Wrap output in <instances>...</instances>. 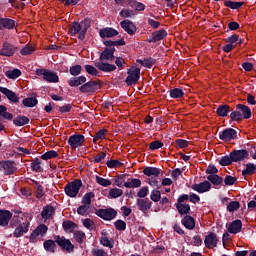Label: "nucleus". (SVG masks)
I'll use <instances>...</instances> for the list:
<instances>
[{"mask_svg": "<svg viewBox=\"0 0 256 256\" xmlns=\"http://www.w3.org/2000/svg\"><path fill=\"white\" fill-rule=\"evenodd\" d=\"M207 180L210 181L212 185H221V183H223V177L217 174L208 175Z\"/></svg>", "mask_w": 256, "mask_h": 256, "instance_id": "39", "label": "nucleus"}, {"mask_svg": "<svg viewBox=\"0 0 256 256\" xmlns=\"http://www.w3.org/2000/svg\"><path fill=\"white\" fill-rule=\"evenodd\" d=\"M36 75L43 77L44 81H47L48 83H59V76L57 73H54L47 69H37Z\"/></svg>", "mask_w": 256, "mask_h": 256, "instance_id": "7", "label": "nucleus"}, {"mask_svg": "<svg viewBox=\"0 0 256 256\" xmlns=\"http://www.w3.org/2000/svg\"><path fill=\"white\" fill-rule=\"evenodd\" d=\"M147 195H149V187H147V186L142 187L137 192V197H139V199H145V197H147Z\"/></svg>", "mask_w": 256, "mask_h": 256, "instance_id": "58", "label": "nucleus"}, {"mask_svg": "<svg viewBox=\"0 0 256 256\" xmlns=\"http://www.w3.org/2000/svg\"><path fill=\"white\" fill-rule=\"evenodd\" d=\"M150 199L154 203H159L161 201V191L159 190H152L150 194Z\"/></svg>", "mask_w": 256, "mask_h": 256, "instance_id": "53", "label": "nucleus"}, {"mask_svg": "<svg viewBox=\"0 0 256 256\" xmlns=\"http://www.w3.org/2000/svg\"><path fill=\"white\" fill-rule=\"evenodd\" d=\"M13 123L16 127H23V125H28L29 118L27 116H18L14 118Z\"/></svg>", "mask_w": 256, "mask_h": 256, "instance_id": "37", "label": "nucleus"}, {"mask_svg": "<svg viewBox=\"0 0 256 256\" xmlns=\"http://www.w3.org/2000/svg\"><path fill=\"white\" fill-rule=\"evenodd\" d=\"M104 45L106 48L100 54L99 61L95 62L94 65L99 71H103L104 73H111V71H115V69H117V66L105 63V61H113L115 59V47H121L125 45V40L123 38L116 41L107 40L104 41Z\"/></svg>", "mask_w": 256, "mask_h": 256, "instance_id": "1", "label": "nucleus"}, {"mask_svg": "<svg viewBox=\"0 0 256 256\" xmlns=\"http://www.w3.org/2000/svg\"><path fill=\"white\" fill-rule=\"evenodd\" d=\"M256 173V165L253 163L246 164V169L242 171L243 177H247V175H255Z\"/></svg>", "mask_w": 256, "mask_h": 256, "instance_id": "36", "label": "nucleus"}, {"mask_svg": "<svg viewBox=\"0 0 256 256\" xmlns=\"http://www.w3.org/2000/svg\"><path fill=\"white\" fill-rule=\"evenodd\" d=\"M120 27L128 33V35H135L137 33V26L131 20H124L120 22Z\"/></svg>", "mask_w": 256, "mask_h": 256, "instance_id": "18", "label": "nucleus"}, {"mask_svg": "<svg viewBox=\"0 0 256 256\" xmlns=\"http://www.w3.org/2000/svg\"><path fill=\"white\" fill-rule=\"evenodd\" d=\"M182 225H184V227L189 230L195 229V218H193V216L186 215L182 219Z\"/></svg>", "mask_w": 256, "mask_h": 256, "instance_id": "30", "label": "nucleus"}, {"mask_svg": "<svg viewBox=\"0 0 256 256\" xmlns=\"http://www.w3.org/2000/svg\"><path fill=\"white\" fill-rule=\"evenodd\" d=\"M153 206V202L149 200V198H139L137 199V207L139 211H142V213H147Z\"/></svg>", "mask_w": 256, "mask_h": 256, "instance_id": "15", "label": "nucleus"}, {"mask_svg": "<svg viewBox=\"0 0 256 256\" xmlns=\"http://www.w3.org/2000/svg\"><path fill=\"white\" fill-rule=\"evenodd\" d=\"M219 163L222 167H227V165H231V163H233V157H231V154L229 156H224L220 159Z\"/></svg>", "mask_w": 256, "mask_h": 256, "instance_id": "57", "label": "nucleus"}, {"mask_svg": "<svg viewBox=\"0 0 256 256\" xmlns=\"http://www.w3.org/2000/svg\"><path fill=\"white\" fill-rule=\"evenodd\" d=\"M163 147V142L156 140L149 144L150 151H157V149H161Z\"/></svg>", "mask_w": 256, "mask_h": 256, "instance_id": "59", "label": "nucleus"}, {"mask_svg": "<svg viewBox=\"0 0 256 256\" xmlns=\"http://www.w3.org/2000/svg\"><path fill=\"white\" fill-rule=\"evenodd\" d=\"M192 189H193L194 191H197V193H207V191H210V190H211V182L205 180V181L202 182V183L194 184V185L192 186Z\"/></svg>", "mask_w": 256, "mask_h": 256, "instance_id": "20", "label": "nucleus"}, {"mask_svg": "<svg viewBox=\"0 0 256 256\" xmlns=\"http://www.w3.org/2000/svg\"><path fill=\"white\" fill-rule=\"evenodd\" d=\"M11 217H13V213L9 210H0V226L7 227L11 221Z\"/></svg>", "mask_w": 256, "mask_h": 256, "instance_id": "19", "label": "nucleus"}, {"mask_svg": "<svg viewBox=\"0 0 256 256\" xmlns=\"http://www.w3.org/2000/svg\"><path fill=\"white\" fill-rule=\"evenodd\" d=\"M95 213L97 217H100L104 221H113L117 217V212L113 208L98 209Z\"/></svg>", "mask_w": 256, "mask_h": 256, "instance_id": "9", "label": "nucleus"}, {"mask_svg": "<svg viewBox=\"0 0 256 256\" xmlns=\"http://www.w3.org/2000/svg\"><path fill=\"white\" fill-rule=\"evenodd\" d=\"M233 163H238V161H243V159H247L249 157V151L247 150H234L230 152Z\"/></svg>", "mask_w": 256, "mask_h": 256, "instance_id": "14", "label": "nucleus"}, {"mask_svg": "<svg viewBox=\"0 0 256 256\" xmlns=\"http://www.w3.org/2000/svg\"><path fill=\"white\" fill-rule=\"evenodd\" d=\"M35 51V47L31 46V45H26L21 51L20 53L24 56L26 55H31V53H34Z\"/></svg>", "mask_w": 256, "mask_h": 256, "instance_id": "62", "label": "nucleus"}, {"mask_svg": "<svg viewBox=\"0 0 256 256\" xmlns=\"http://www.w3.org/2000/svg\"><path fill=\"white\" fill-rule=\"evenodd\" d=\"M81 71H83V67H81L79 64L74 65L69 69V73L72 75V77H78V75H81Z\"/></svg>", "mask_w": 256, "mask_h": 256, "instance_id": "49", "label": "nucleus"}, {"mask_svg": "<svg viewBox=\"0 0 256 256\" xmlns=\"http://www.w3.org/2000/svg\"><path fill=\"white\" fill-rule=\"evenodd\" d=\"M5 75L8 79H17L21 77V70L19 69L8 70L5 72Z\"/></svg>", "mask_w": 256, "mask_h": 256, "instance_id": "46", "label": "nucleus"}, {"mask_svg": "<svg viewBox=\"0 0 256 256\" xmlns=\"http://www.w3.org/2000/svg\"><path fill=\"white\" fill-rule=\"evenodd\" d=\"M123 195V190L119 188H112L109 190V199H117Z\"/></svg>", "mask_w": 256, "mask_h": 256, "instance_id": "42", "label": "nucleus"}, {"mask_svg": "<svg viewBox=\"0 0 256 256\" xmlns=\"http://www.w3.org/2000/svg\"><path fill=\"white\" fill-rule=\"evenodd\" d=\"M106 135H107L106 129L99 130L93 138V143H97L100 139H105Z\"/></svg>", "mask_w": 256, "mask_h": 256, "instance_id": "56", "label": "nucleus"}, {"mask_svg": "<svg viewBox=\"0 0 256 256\" xmlns=\"http://www.w3.org/2000/svg\"><path fill=\"white\" fill-rule=\"evenodd\" d=\"M91 27V20L90 19H84L81 22H72L68 33L72 37H75V35H78V39L80 41H83L85 39V35H87V30Z\"/></svg>", "mask_w": 256, "mask_h": 256, "instance_id": "2", "label": "nucleus"}, {"mask_svg": "<svg viewBox=\"0 0 256 256\" xmlns=\"http://www.w3.org/2000/svg\"><path fill=\"white\" fill-rule=\"evenodd\" d=\"M107 167L109 169H117L118 167H123V163L119 160H110L106 162Z\"/></svg>", "mask_w": 256, "mask_h": 256, "instance_id": "55", "label": "nucleus"}, {"mask_svg": "<svg viewBox=\"0 0 256 256\" xmlns=\"http://www.w3.org/2000/svg\"><path fill=\"white\" fill-rule=\"evenodd\" d=\"M44 249L48 253H55V249H57V244L53 240H46L44 242Z\"/></svg>", "mask_w": 256, "mask_h": 256, "instance_id": "38", "label": "nucleus"}, {"mask_svg": "<svg viewBox=\"0 0 256 256\" xmlns=\"http://www.w3.org/2000/svg\"><path fill=\"white\" fill-rule=\"evenodd\" d=\"M241 207V203L239 201H231L227 206V211L233 213V211H237Z\"/></svg>", "mask_w": 256, "mask_h": 256, "instance_id": "54", "label": "nucleus"}, {"mask_svg": "<svg viewBox=\"0 0 256 256\" xmlns=\"http://www.w3.org/2000/svg\"><path fill=\"white\" fill-rule=\"evenodd\" d=\"M43 162L39 158H34L30 164L31 171L34 173H43V166H41Z\"/></svg>", "mask_w": 256, "mask_h": 256, "instance_id": "29", "label": "nucleus"}, {"mask_svg": "<svg viewBox=\"0 0 256 256\" xmlns=\"http://www.w3.org/2000/svg\"><path fill=\"white\" fill-rule=\"evenodd\" d=\"M55 215V208L51 205H46L43 207L41 212L42 219H51Z\"/></svg>", "mask_w": 256, "mask_h": 256, "instance_id": "27", "label": "nucleus"}, {"mask_svg": "<svg viewBox=\"0 0 256 256\" xmlns=\"http://www.w3.org/2000/svg\"><path fill=\"white\" fill-rule=\"evenodd\" d=\"M74 239L77 243H79L81 245L85 242V240L87 239V236L85 235V232H83V231H76V232H74Z\"/></svg>", "mask_w": 256, "mask_h": 256, "instance_id": "47", "label": "nucleus"}, {"mask_svg": "<svg viewBox=\"0 0 256 256\" xmlns=\"http://www.w3.org/2000/svg\"><path fill=\"white\" fill-rule=\"evenodd\" d=\"M127 77L125 80L126 85L131 87V85H137L139 83V79H141V68L137 66H131L127 70Z\"/></svg>", "mask_w": 256, "mask_h": 256, "instance_id": "3", "label": "nucleus"}, {"mask_svg": "<svg viewBox=\"0 0 256 256\" xmlns=\"http://www.w3.org/2000/svg\"><path fill=\"white\" fill-rule=\"evenodd\" d=\"M95 181L98 185H100L101 187H111L112 182L109 179H105L101 176H96L95 177Z\"/></svg>", "mask_w": 256, "mask_h": 256, "instance_id": "44", "label": "nucleus"}, {"mask_svg": "<svg viewBox=\"0 0 256 256\" xmlns=\"http://www.w3.org/2000/svg\"><path fill=\"white\" fill-rule=\"evenodd\" d=\"M165 37H167V31L166 30H158L155 31L152 34L151 39H148V43H157L158 41H161L163 39H165Z\"/></svg>", "mask_w": 256, "mask_h": 256, "instance_id": "24", "label": "nucleus"}, {"mask_svg": "<svg viewBox=\"0 0 256 256\" xmlns=\"http://www.w3.org/2000/svg\"><path fill=\"white\" fill-rule=\"evenodd\" d=\"M99 35L102 39H109L111 37H117V35H119V31L115 30L114 28L107 27L100 29Z\"/></svg>", "mask_w": 256, "mask_h": 256, "instance_id": "21", "label": "nucleus"}, {"mask_svg": "<svg viewBox=\"0 0 256 256\" xmlns=\"http://www.w3.org/2000/svg\"><path fill=\"white\" fill-rule=\"evenodd\" d=\"M124 187L127 189H137L141 187V180L137 178L129 179L127 182L124 183Z\"/></svg>", "mask_w": 256, "mask_h": 256, "instance_id": "33", "label": "nucleus"}, {"mask_svg": "<svg viewBox=\"0 0 256 256\" xmlns=\"http://www.w3.org/2000/svg\"><path fill=\"white\" fill-rule=\"evenodd\" d=\"M143 173L146 177H159L161 175V169L157 167H145Z\"/></svg>", "mask_w": 256, "mask_h": 256, "instance_id": "28", "label": "nucleus"}, {"mask_svg": "<svg viewBox=\"0 0 256 256\" xmlns=\"http://www.w3.org/2000/svg\"><path fill=\"white\" fill-rule=\"evenodd\" d=\"M241 229H243V222L241 220H234L228 226V233L237 235V233H241Z\"/></svg>", "mask_w": 256, "mask_h": 256, "instance_id": "22", "label": "nucleus"}, {"mask_svg": "<svg viewBox=\"0 0 256 256\" xmlns=\"http://www.w3.org/2000/svg\"><path fill=\"white\" fill-rule=\"evenodd\" d=\"M217 243H219L217 234L210 232L208 235H206L204 239V245L206 249H215V247H217Z\"/></svg>", "mask_w": 256, "mask_h": 256, "instance_id": "13", "label": "nucleus"}, {"mask_svg": "<svg viewBox=\"0 0 256 256\" xmlns=\"http://www.w3.org/2000/svg\"><path fill=\"white\" fill-rule=\"evenodd\" d=\"M128 5L131 9H135V11H145V4L136 0H128Z\"/></svg>", "mask_w": 256, "mask_h": 256, "instance_id": "35", "label": "nucleus"}, {"mask_svg": "<svg viewBox=\"0 0 256 256\" xmlns=\"http://www.w3.org/2000/svg\"><path fill=\"white\" fill-rule=\"evenodd\" d=\"M114 227H116L117 231H125L127 229V223L123 220H117L114 223Z\"/></svg>", "mask_w": 256, "mask_h": 256, "instance_id": "60", "label": "nucleus"}, {"mask_svg": "<svg viewBox=\"0 0 256 256\" xmlns=\"http://www.w3.org/2000/svg\"><path fill=\"white\" fill-rule=\"evenodd\" d=\"M92 255L93 256H109V254H107V252L103 249H93Z\"/></svg>", "mask_w": 256, "mask_h": 256, "instance_id": "64", "label": "nucleus"}, {"mask_svg": "<svg viewBox=\"0 0 256 256\" xmlns=\"http://www.w3.org/2000/svg\"><path fill=\"white\" fill-rule=\"evenodd\" d=\"M185 95V92H183V89L181 88H174L170 90V97L172 99H181Z\"/></svg>", "mask_w": 256, "mask_h": 256, "instance_id": "45", "label": "nucleus"}, {"mask_svg": "<svg viewBox=\"0 0 256 256\" xmlns=\"http://www.w3.org/2000/svg\"><path fill=\"white\" fill-rule=\"evenodd\" d=\"M83 143H85V136L79 133L73 134L68 138V145H70L71 149L83 147Z\"/></svg>", "mask_w": 256, "mask_h": 256, "instance_id": "10", "label": "nucleus"}, {"mask_svg": "<svg viewBox=\"0 0 256 256\" xmlns=\"http://www.w3.org/2000/svg\"><path fill=\"white\" fill-rule=\"evenodd\" d=\"M24 107H35V105H37L38 101H37V98L36 97H28V98H25L23 101H22Z\"/></svg>", "mask_w": 256, "mask_h": 256, "instance_id": "50", "label": "nucleus"}, {"mask_svg": "<svg viewBox=\"0 0 256 256\" xmlns=\"http://www.w3.org/2000/svg\"><path fill=\"white\" fill-rule=\"evenodd\" d=\"M219 139H221V141H225V143L233 141L234 139H237V130L227 128L219 133Z\"/></svg>", "mask_w": 256, "mask_h": 256, "instance_id": "11", "label": "nucleus"}, {"mask_svg": "<svg viewBox=\"0 0 256 256\" xmlns=\"http://www.w3.org/2000/svg\"><path fill=\"white\" fill-rule=\"evenodd\" d=\"M0 117H3L7 121H13V114L7 112V107L4 105H0Z\"/></svg>", "mask_w": 256, "mask_h": 256, "instance_id": "40", "label": "nucleus"}, {"mask_svg": "<svg viewBox=\"0 0 256 256\" xmlns=\"http://www.w3.org/2000/svg\"><path fill=\"white\" fill-rule=\"evenodd\" d=\"M231 121H243V116L241 115V112L239 110L233 111L230 114Z\"/></svg>", "mask_w": 256, "mask_h": 256, "instance_id": "61", "label": "nucleus"}, {"mask_svg": "<svg viewBox=\"0 0 256 256\" xmlns=\"http://www.w3.org/2000/svg\"><path fill=\"white\" fill-rule=\"evenodd\" d=\"M229 111H231V107L227 104H223L218 106L216 113L218 117H227V115H229Z\"/></svg>", "mask_w": 256, "mask_h": 256, "instance_id": "34", "label": "nucleus"}, {"mask_svg": "<svg viewBox=\"0 0 256 256\" xmlns=\"http://www.w3.org/2000/svg\"><path fill=\"white\" fill-rule=\"evenodd\" d=\"M18 25L19 24L13 19L2 18V20H0V31H3V29H17Z\"/></svg>", "mask_w": 256, "mask_h": 256, "instance_id": "17", "label": "nucleus"}, {"mask_svg": "<svg viewBox=\"0 0 256 256\" xmlns=\"http://www.w3.org/2000/svg\"><path fill=\"white\" fill-rule=\"evenodd\" d=\"M29 225H30L29 220H26L25 222L20 223L13 232L14 237H16L17 239L19 237H23V235H25V233L29 231Z\"/></svg>", "mask_w": 256, "mask_h": 256, "instance_id": "16", "label": "nucleus"}, {"mask_svg": "<svg viewBox=\"0 0 256 256\" xmlns=\"http://www.w3.org/2000/svg\"><path fill=\"white\" fill-rule=\"evenodd\" d=\"M98 89H101V81L100 80H91L85 84H83L79 91L80 93H95V91H98Z\"/></svg>", "mask_w": 256, "mask_h": 256, "instance_id": "8", "label": "nucleus"}, {"mask_svg": "<svg viewBox=\"0 0 256 256\" xmlns=\"http://www.w3.org/2000/svg\"><path fill=\"white\" fill-rule=\"evenodd\" d=\"M225 7H229V9H241L242 6L245 5V2H233L231 0H227L224 2Z\"/></svg>", "mask_w": 256, "mask_h": 256, "instance_id": "43", "label": "nucleus"}, {"mask_svg": "<svg viewBox=\"0 0 256 256\" xmlns=\"http://www.w3.org/2000/svg\"><path fill=\"white\" fill-rule=\"evenodd\" d=\"M85 71L88 75H92V77H97V75H99V70H97L93 65H85Z\"/></svg>", "mask_w": 256, "mask_h": 256, "instance_id": "51", "label": "nucleus"}, {"mask_svg": "<svg viewBox=\"0 0 256 256\" xmlns=\"http://www.w3.org/2000/svg\"><path fill=\"white\" fill-rule=\"evenodd\" d=\"M86 81L87 78L85 76H74L68 80V85L70 87H79V85H83Z\"/></svg>", "mask_w": 256, "mask_h": 256, "instance_id": "26", "label": "nucleus"}, {"mask_svg": "<svg viewBox=\"0 0 256 256\" xmlns=\"http://www.w3.org/2000/svg\"><path fill=\"white\" fill-rule=\"evenodd\" d=\"M176 209L180 215H188L191 206L187 203H176Z\"/></svg>", "mask_w": 256, "mask_h": 256, "instance_id": "32", "label": "nucleus"}, {"mask_svg": "<svg viewBox=\"0 0 256 256\" xmlns=\"http://www.w3.org/2000/svg\"><path fill=\"white\" fill-rule=\"evenodd\" d=\"M17 53V46L9 43V42H4L2 49H0V55L2 57H13Z\"/></svg>", "mask_w": 256, "mask_h": 256, "instance_id": "12", "label": "nucleus"}, {"mask_svg": "<svg viewBox=\"0 0 256 256\" xmlns=\"http://www.w3.org/2000/svg\"><path fill=\"white\" fill-rule=\"evenodd\" d=\"M0 93H3L7 97L9 101L12 103H19V97H17V94L15 92L9 90L8 88L1 87L0 86Z\"/></svg>", "mask_w": 256, "mask_h": 256, "instance_id": "23", "label": "nucleus"}, {"mask_svg": "<svg viewBox=\"0 0 256 256\" xmlns=\"http://www.w3.org/2000/svg\"><path fill=\"white\" fill-rule=\"evenodd\" d=\"M87 211H89V206L87 204H83L77 208L78 215L85 216L87 215Z\"/></svg>", "mask_w": 256, "mask_h": 256, "instance_id": "63", "label": "nucleus"}, {"mask_svg": "<svg viewBox=\"0 0 256 256\" xmlns=\"http://www.w3.org/2000/svg\"><path fill=\"white\" fill-rule=\"evenodd\" d=\"M83 187V182L81 180L76 179L72 182H69L65 187L64 191L68 197H76L79 195V191Z\"/></svg>", "mask_w": 256, "mask_h": 256, "instance_id": "4", "label": "nucleus"}, {"mask_svg": "<svg viewBox=\"0 0 256 256\" xmlns=\"http://www.w3.org/2000/svg\"><path fill=\"white\" fill-rule=\"evenodd\" d=\"M55 243L63 250L66 251L67 253H73L75 251V245L71 243V240L66 239L65 237L61 236H55Z\"/></svg>", "mask_w": 256, "mask_h": 256, "instance_id": "6", "label": "nucleus"}, {"mask_svg": "<svg viewBox=\"0 0 256 256\" xmlns=\"http://www.w3.org/2000/svg\"><path fill=\"white\" fill-rule=\"evenodd\" d=\"M62 227L64 231H69L70 233H73L75 227H77V224L71 220L64 221L62 224Z\"/></svg>", "mask_w": 256, "mask_h": 256, "instance_id": "48", "label": "nucleus"}, {"mask_svg": "<svg viewBox=\"0 0 256 256\" xmlns=\"http://www.w3.org/2000/svg\"><path fill=\"white\" fill-rule=\"evenodd\" d=\"M236 109L241 113L242 119H251V108L249 106L238 104Z\"/></svg>", "mask_w": 256, "mask_h": 256, "instance_id": "25", "label": "nucleus"}, {"mask_svg": "<svg viewBox=\"0 0 256 256\" xmlns=\"http://www.w3.org/2000/svg\"><path fill=\"white\" fill-rule=\"evenodd\" d=\"M95 197V193L88 192L82 197V204L83 205H91V199Z\"/></svg>", "mask_w": 256, "mask_h": 256, "instance_id": "52", "label": "nucleus"}, {"mask_svg": "<svg viewBox=\"0 0 256 256\" xmlns=\"http://www.w3.org/2000/svg\"><path fill=\"white\" fill-rule=\"evenodd\" d=\"M0 172L4 175H13L17 172V164L12 160H1Z\"/></svg>", "mask_w": 256, "mask_h": 256, "instance_id": "5", "label": "nucleus"}, {"mask_svg": "<svg viewBox=\"0 0 256 256\" xmlns=\"http://www.w3.org/2000/svg\"><path fill=\"white\" fill-rule=\"evenodd\" d=\"M102 236L100 238V243L101 245H103V247H108V249H113L114 245H115V242L113 241V239H109L107 236V233L106 232H102Z\"/></svg>", "mask_w": 256, "mask_h": 256, "instance_id": "31", "label": "nucleus"}, {"mask_svg": "<svg viewBox=\"0 0 256 256\" xmlns=\"http://www.w3.org/2000/svg\"><path fill=\"white\" fill-rule=\"evenodd\" d=\"M57 157H59V153H57L55 150H50L42 154L40 159H43V161H48V159H55Z\"/></svg>", "mask_w": 256, "mask_h": 256, "instance_id": "41", "label": "nucleus"}]
</instances>
